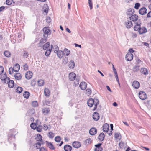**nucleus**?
<instances>
[{"mask_svg": "<svg viewBox=\"0 0 151 151\" xmlns=\"http://www.w3.org/2000/svg\"><path fill=\"white\" fill-rule=\"evenodd\" d=\"M134 9H133L129 8L128 9L127 13V15H129V16H131L134 13Z\"/></svg>", "mask_w": 151, "mask_h": 151, "instance_id": "22", "label": "nucleus"}, {"mask_svg": "<svg viewBox=\"0 0 151 151\" xmlns=\"http://www.w3.org/2000/svg\"><path fill=\"white\" fill-rule=\"evenodd\" d=\"M140 24H138V23H137V24L134 26V29L135 31H139V29H140Z\"/></svg>", "mask_w": 151, "mask_h": 151, "instance_id": "32", "label": "nucleus"}, {"mask_svg": "<svg viewBox=\"0 0 151 151\" xmlns=\"http://www.w3.org/2000/svg\"><path fill=\"white\" fill-rule=\"evenodd\" d=\"M22 91V88L20 86H18L16 90V92L18 93H21Z\"/></svg>", "mask_w": 151, "mask_h": 151, "instance_id": "34", "label": "nucleus"}, {"mask_svg": "<svg viewBox=\"0 0 151 151\" xmlns=\"http://www.w3.org/2000/svg\"><path fill=\"white\" fill-rule=\"evenodd\" d=\"M139 66L136 65L133 68V71L134 72H137L139 70Z\"/></svg>", "mask_w": 151, "mask_h": 151, "instance_id": "43", "label": "nucleus"}, {"mask_svg": "<svg viewBox=\"0 0 151 151\" xmlns=\"http://www.w3.org/2000/svg\"><path fill=\"white\" fill-rule=\"evenodd\" d=\"M147 32V29L144 27H140L139 30V32L140 34H142Z\"/></svg>", "mask_w": 151, "mask_h": 151, "instance_id": "17", "label": "nucleus"}, {"mask_svg": "<svg viewBox=\"0 0 151 151\" xmlns=\"http://www.w3.org/2000/svg\"><path fill=\"white\" fill-rule=\"evenodd\" d=\"M139 96L141 100H144L147 98V95L145 92L141 91L139 93Z\"/></svg>", "mask_w": 151, "mask_h": 151, "instance_id": "3", "label": "nucleus"}, {"mask_svg": "<svg viewBox=\"0 0 151 151\" xmlns=\"http://www.w3.org/2000/svg\"><path fill=\"white\" fill-rule=\"evenodd\" d=\"M13 71H14V69H13V68L11 67L9 69V74H11L12 73Z\"/></svg>", "mask_w": 151, "mask_h": 151, "instance_id": "55", "label": "nucleus"}, {"mask_svg": "<svg viewBox=\"0 0 151 151\" xmlns=\"http://www.w3.org/2000/svg\"><path fill=\"white\" fill-rule=\"evenodd\" d=\"M102 145L101 143H99L98 144L95 145V146L96 147L95 149V151H102V148L101 147Z\"/></svg>", "mask_w": 151, "mask_h": 151, "instance_id": "6", "label": "nucleus"}, {"mask_svg": "<svg viewBox=\"0 0 151 151\" xmlns=\"http://www.w3.org/2000/svg\"><path fill=\"white\" fill-rule=\"evenodd\" d=\"M40 151H47V150L43 147L40 148Z\"/></svg>", "mask_w": 151, "mask_h": 151, "instance_id": "63", "label": "nucleus"}, {"mask_svg": "<svg viewBox=\"0 0 151 151\" xmlns=\"http://www.w3.org/2000/svg\"><path fill=\"white\" fill-rule=\"evenodd\" d=\"M29 95L30 93L29 92L26 91L24 92L23 96L24 98L27 99L29 97Z\"/></svg>", "mask_w": 151, "mask_h": 151, "instance_id": "33", "label": "nucleus"}, {"mask_svg": "<svg viewBox=\"0 0 151 151\" xmlns=\"http://www.w3.org/2000/svg\"><path fill=\"white\" fill-rule=\"evenodd\" d=\"M75 66V63L74 61L71 60L69 63L68 66L70 68H73Z\"/></svg>", "mask_w": 151, "mask_h": 151, "instance_id": "31", "label": "nucleus"}, {"mask_svg": "<svg viewBox=\"0 0 151 151\" xmlns=\"http://www.w3.org/2000/svg\"><path fill=\"white\" fill-rule=\"evenodd\" d=\"M132 85L133 87L136 89H137L140 86L139 83L137 81H133Z\"/></svg>", "mask_w": 151, "mask_h": 151, "instance_id": "11", "label": "nucleus"}, {"mask_svg": "<svg viewBox=\"0 0 151 151\" xmlns=\"http://www.w3.org/2000/svg\"><path fill=\"white\" fill-rule=\"evenodd\" d=\"M138 16L136 14L132 15L129 17L130 20L133 21H136L138 19Z\"/></svg>", "mask_w": 151, "mask_h": 151, "instance_id": "15", "label": "nucleus"}, {"mask_svg": "<svg viewBox=\"0 0 151 151\" xmlns=\"http://www.w3.org/2000/svg\"><path fill=\"white\" fill-rule=\"evenodd\" d=\"M4 55L6 57H9L10 56L11 53L9 52L6 51L4 52Z\"/></svg>", "mask_w": 151, "mask_h": 151, "instance_id": "41", "label": "nucleus"}, {"mask_svg": "<svg viewBox=\"0 0 151 151\" xmlns=\"http://www.w3.org/2000/svg\"><path fill=\"white\" fill-rule=\"evenodd\" d=\"M86 92L87 94L90 95L91 94V90L90 89L88 88L86 90Z\"/></svg>", "mask_w": 151, "mask_h": 151, "instance_id": "51", "label": "nucleus"}, {"mask_svg": "<svg viewBox=\"0 0 151 151\" xmlns=\"http://www.w3.org/2000/svg\"><path fill=\"white\" fill-rule=\"evenodd\" d=\"M79 87L81 89L84 90L87 87V84L85 82H81L79 85Z\"/></svg>", "mask_w": 151, "mask_h": 151, "instance_id": "9", "label": "nucleus"}, {"mask_svg": "<svg viewBox=\"0 0 151 151\" xmlns=\"http://www.w3.org/2000/svg\"><path fill=\"white\" fill-rule=\"evenodd\" d=\"M20 66L17 63L13 67V68L14 69V71L15 72H18L19 70Z\"/></svg>", "mask_w": 151, "mask_h": 151, "instance_id": "21", "label": "nucleus"}, {"mask_svg": "<svg viewBox=\"0 0 151 151\" xmlns=\"http://www.w3.org/2000/svg\"><path fill=\"white\" fill-rule=\"evenodd\" d=\"M14 77L17 80H20L22 78V76L20 73H17L14 75Z\"/></svg>", "mask_w": 151, "mask_h": 151, "instance_id": "29", "label": "nucleus"}, {"mask_svg": "<svg viewBox=\"0 0 151 151\" xmlns=\"http://www.w3.org/2000/svg\"><path fill=\"white\" fill-rule=\"evenodd\" d=\"M74 83L76 85H78L79 83V79L77 77L76 78Z\"/></svg>", "mask_w": 151, "mask_h": 151, "instance_id": "56", "label": "nucleus"}, {"mask_svg": "<svg viewBox=\"0 0 151 151\" xmlns=\"http://www.w3.org/2000/svg\"><path fill=\"white\" fill-rule=\"evenodd\" d=\"M140 4L139 3H137L135 4L134 8L137 9H139V8L140 6Z\"/></svg>", "mask_w": 151, "mask_h": 151, "instance_id": "53", "label": "nucleus"}, {"mask_svg": "<svg viewBox=\"0 0 151 151\" xmlns=\"http://www.w3.org/2000/svg\"><path fill=\"white\" fill-rule=\"evenodd\" d=\"M64 149L65 151H71L72 149V147L69 145H66L64 146Z\"/></svg>", "mask_w": 151, "mask_h": 151, "instance_id": "23", "label": "nucleus"}, {"mask_svg": "<svg viewBox=\"0 0 151 151\" xmlns=\"http://www.w3.org/2000/svg\"><path fill=\"white\" fill-rule=\"evenodd\" d=\"M43 31L44 32L43 37L45 38H47L48 35L51 34V32L48 27H46L43 28Z\"/></svg>", "mask_w": 151, "mask_h": 151, "instance_id": "2", "label": "nucleus"}, {"mask_svg": "<svg viewBox=\"0 0 151 151\" xmlns=\"http://www.w3.org/2000/svg\"><path fill=\"white\" fill-rule=\"evenodd\" d=\"M133 55L131 53H128L126 55L125 58L127 61H131L133 58Z\"/></svg>", "mask_w": 151, "mask_h": 151, "instance_id": "5", "label": "nucleus"}, {"mask_svg": "<svg viewBox=\"0 0 151 151\" xmlns=\"http://www.w3.org/2000/svg\"><path fill=\"white\" fill-rule=\"evenodd\" d=\"M131 35L133 38H135L137 36L136 34L133 33H131Z\"/></svg>", "mask_w": 151, "mask_h": 151, "instance_id": "62", "label": "nucleus"}, {"mask_svg": "<svg viewBox=\"0 0 151 151\" xmlns=\"http://www.w3.org/2000/svg\"><path fill=\"white\" fill-rule=\"evenodd\" d=\"M99 103V100L97 99H93L92 98L89 99L88 100L87 104L88 106L90 107H92L93 104L94 105L95 107H94L93 110H95L97 106Z\"/></svg>", "mask_w": 151, "mask_h": 151, "instance_id": "1", "label": "nucleus"}, {"mask_svg": "<svg viewBox=\"0 0 151 151\" xmlns=\"http://www.w3.org/2000/svg\"><path fill=\"white\" fill-rule=\"evenodd\" d=\"M36 139L37 141H41L42 139V137L40 134H38L37 135V137Z\"/></svg>", "mask_w": 151, "mask_h": 151, "instance_id": "38", "label": "nucleus"}, {"mask_svg": "<svg viewBox=\"0 0 151 151\" xmlns=\"http://www.w3.org/2000/svg\"><path fill=\"white\" fill-rule=\"evenodd\" d=\"M54 134L51 132H49L48 136L49 138L52 139L54 136Z\"/></svg>", "mask_w": 151, "mask_h": 151, "instance_id": "39", "label": "nucleus"}, {"mask_svg": "<svg viewBox=\"0 0 151 151\" xmlns=\"http://www.w3.org/2000/svg\"><path fill=\"white\" fill-rule=\"evenodd\" d=\"M63 52V55H64L67 56L69 55L70 53V51L69 50L66 49H64Z\"/></svg>", "mask_w": 151, "mask_h": 151, "instance_id": "30", "label": "nucleus"}, {"mask_svg": "<svg viewBox=\"0 0 151 151\" xmlns=\"http://www.w3.org/2000/svg\"><path fill=\"white\" fill-rule=\"evenodd\" d=\"M12 0H6V4L9 5L12 4Z\"/></svg>", "mask_w": 151, "mask_h": 151, "instance_id": "54", "label": "nucleus"}, {"mask_svg": "<svg viewBox=\"0 0 151 151\" xmlns=\"http://www.w3.org/2000/svg\"><path fill=\"white\" fill-rule=\"evenodd\" d=\"M23 67H24V69L25 70H26L28 69V67L27 65V64H25L24 65Z\"/></svg>", "mask_w": 151, "mask_h": 151, "instance_id": "59", "label": "nucleus"}, {"mask_svg": "<svg viewBox=\"0 0 151 151\" xmlns=\"http://www.w3.org/2000/svg\"><path fill=\"white\" fill-rule=\"evenodd\" d=\"M50 44L49 42H47L43 46V49L44 50H46L50 46Z\"/></svg>", "mask_w": 151, "mask_h": 151, "instance_id": "35", "label": "nucleus"}, {"mask_svg": "<svg viewBox=\"0 0 151 151\" xmlns=\"http://www.w3.org/2000/svg\"><path fill=\"white\" fill-rule=\"evenodd\" d=\"M55 49L56 50L54 51V52L57 53L58 56L59 58H62L63 55V51L60 50H58V47H56Z\"/></svg>", "mask_w": 151, "mask_h": 151, "instance_id": "4", "label": "nucleus"}, {"mask_svg": "<svg viewBox=\"0 0 151 151\" xmlns=\"http://www.w3.org/2000/svg\"><path fill=\"white\" fill-rule=\"evenodd\" d=\"M38 84L39 86H43L44 84V81L43 80L40 79L38 81Z\"/></svg>", "mask_w": 151, "mask_h": 151, "instance_id": "40", "label": "nucleus"}, {"mask_svg": "<svg viewBox=\"0 0 151 151\" xmlns=\"http://www.w3.org/2000/svg\"><path fill=\"white\" fill-rule=\"evenodd\" d=\"M72 145L73 147L77 148L80 147L81 145L80 142L77 141L74 142Z\"/></svg>", "mask_w": 151, "mask_h": 151, "instance_id": "14", "label": "nucleus"}, {"mask_svg": "<svg viewBox=\"0 0 151 151\" xmlns=\"http://www.w3.org/2000/svg\"><path fill=\"white\" fill-rule=\"evenodd\" d=\"M76 75L73 72H71L69 73V79L71 81L74 80L76 78Z\"/></svg>", "mask_w": 151, "mask_h": 151, "instance_id": "8", "label": "nucleus"}, {"mask_svg": "<svg viewBox=\"0 0 151 151\" xmlns=\"http://www.w3.org/2000/svg\"><path fill=\"white\" fill-rule=\"evenodd\" d=\"M97 129L94 127L91 128L89 131V133L90 134L92 135H93L96 134L97 133Z\"/></svg>", "mask_w": 151, "mask_h": 151, "instance_id": "12", "label": "nucleus"}, {"mask_svg": "<svg viewBox=\"0 0 151 151\" xmlns=\"http://www.w3.org/2000/svg\"><path fill=\"white\" fill-rule=\"evenodd\" d=\"M32 73L31 72H27L25 74V77L27 79H30L32 76Z\"/></svg>", "mask_w": 151, "mask_h": 151, "instance_id": "16", "label": "nucleus"}, {"mask_svg": "<svg viewBox=\"0 0 151 151\" xmlns=\"http://www.w3.org/2000/svg\"><path fill=\"white\" fill-rule=\"evenodd\" d=\"M119 147L121 148H123L125 147L126 146V144L123 142H121L119 144Z\"/></svg>", "mask_w": 151, "mask_h": 151, "instance_id": "36", "label": "nucleus"}, {"mask_svg": "<svg viewBox=\"0 0 151 151\" xmlns=\"http://www.w3.org/2000/svg\"><path fill=\"white\" fill-rule=\"evenodd\" d=\"M47 38H42L40 41L39 43L38 44V47H42L43 44L46 42L47 41Z\"/></svg>", "mask_w": 151, "mask_h": 151, "instance_id": "13", "label": "nucleus"}, {"mask_svg": "<svg viewBox=\"0 0 151 151\" xmlns=\"http://www.w3.org/2000/svg\"><path fill=\"white\" fill-rule=\"evenodd\" d=\"M115 136L116 138L120 139V138L119 137H121L120 133L118 132L116 133H115Z\"/></svg>", "mask_w": 151, "mask_h": 151, "instance_id": "48", "label": "nucleus"}, {"mask_svg": "<svg viewBox=\"0 0 151 151\" xmlns=\"http://www.w3.org/2000/svg\"><path fill=\"white\" fill-rule=\"evenodd\" d=\"M48 128V127L47 125L46 124H45L44 125V129L45 130H47Z\"/></svg>", "mask_w": 151, "mask_h": 151, "instance_id": "64", "label": "nucleus"}, {"mask_svg": "<svg viewBox=\"0 0 151 151\" xmlns=\"http://www.w3.org/2000/svg\"><path fill=\"white\" fill-rule=\"evenodd\" d=\"M100 116L99 114L97 112H94L93 114V118L95 121L98 120L99 119Z\"/></svg>", "mask_w": 151, "mask_h": 151, "instance_id": "10", "label": "nucleus"}, {"mask_svg": "<svg viewBox=\"0 0 151 151\" xmlns=\"http://www.w3.org/2000/svg\"><path fill=\"white\" fill-rule=\"evenodd\" d=\"M116 73L114 74L115 77L116 78V80L118 82L119 84V82L118 79V77L117 74V72H116Z\"/></svg>", "mask_w": 151, "mask_h": 151, "instance_id": "57", "label": "nucleus"}, {"mask_svg": "<svg viewBox=\"0 0 151 151\" xmlns=\"http://www.w3.org/2000/svg\"><path fill=\"white\" fill-rule=\"evenodd\" d=\"M55 141L57 142H60L61 140V138L60 136L56 137L55 138Z\"/></svg>", "mask_w": 151, "mask_h": 151, "instance_id": "49", "label": "nucleus"}, {"mask_svg": "<svg viewBox=\"0 0 151 151\" xmlns=\"http://www.w3.org/2000/svg\"><path fill=\"white\" fill-rule=\"evenodd\" d=\"M44 93L45 95L47 96H49L50 95V92L48 88H45L44 89Z\"/></svg>", "mask_w": 151, "mask_h": 151, "instance_id": "25", "label": "nucleus"}, {"mask_svg": "<svg viewBox=\"0 0 151 151\" xmlns=\"http://www.w3.org/2000/svg\"><path fill=\"white\" fill-rule=\"evenodd\" d=\"M140 71L142 73L145 75H147L148 73L147 69L145 68H142Z\"/></svg>", "mask_w": 151, "mask_h": 151, "instance_id": "24", "label": "nucleus"}, {"mask_svg": "<svg viewBox=\"0 0 151 151\" xmlns=\"http://www.w3.org/2000/svg\"><path fill=\"white\" fill-rule=\"evenodd\" d=\"M37 101H34L32 103V104L33 106H37Z\"/></svg>", "mask_w": 151, "mask_h": 151, "instance_id": "60", "label": "nucleus"}, {"mask_svg": "<svg viewBox=\"0 0 151 151\" xmlns=\"http://www.w3.org/2000/svg\"><path fill=\"white\" fill-rule=\"evenodd\" d=\"M46 20L47 22L49 23L51 22L50 18V17H48L46 18Z\"/></svg>", "mask_w": 151, "mask_h": 151, "instance_id": "61", "label": "nucleus"}, {"mask_svg": "<svg viewBox=\"0 0 151 151\" xmlns=\"http://www.w3.org/2000/svg\"><path fill=\"white\" fill-rule=\"evenodd\" d=\"M92 140L90 138H89L86 139L85 141V143L86 144H91V143Z\"/></svg>", "mask_w": 151, "mask_h": 151, "instance_id": "46", "label": "nucleus"}, {"mask_svg": "<svg viewBox=\"0 0 151 151\" xmlns=\"http://www.w3.org/2000/svg\"><path fill=\"white\" fill-rule=\"evenodd\" d=\"M6 74L5 73L4 75H2L1 77V80H4L5 83H6Z\"/></svg>", "mask_w": 151, "mask_h": 151, "instance_id": "37", "label": "nucleus"}, {"mask_svg": "<svg viewBox=\"0 0 151 151\" xmlns=\"http://www.w3.org/2000/svg\"><path fill=\"white\" fill-rule=\"evenodd\" d=\"M42 111L45 115H46L50 112V110L48 108H46L42 109Z\"/></svg>", "mask_w": 151, "mask_h": 151, "instance_id": "27", "label": "nucleus"}, {"mask_svg": "<svg viewBox=\"0 0 151 151\" xmlns=\"http://www.w3.org/2000/svg\"><path fill=\"white\" fill-rule=\"evenodd\" d=\"M147 12V10L145 7L141 8L139 11V13L142 15L145 14Z\"/></svg>", "mask_w": 151, "mask_h": 151, "instance_id": "7", "label": "nucleus"}, {"mask_svg": "<svg viewBox=\"0 0 151 151\" xmlns=\"http://www.w3.org/2000/svg\"><path fill=\"white\" fill-rule=\"evenodd\" d=\"M8 86L10 88H12L14 86V81L12 80L9 81Z\"/></svg>", "mask_w": 151, "mask_h": 151, "instance_id": "28", "label": "nucleus"}, {"mask_svg": "<svg viewBox=\"0 0 151 151\" xmlns=\"http://www.w3.org/2000/svg\"><path fill=\"white\" fill-rule=\"evenodd\" d=\"M37 125L35 123H32L30 124V127L33 129H35L37 127Z\"/></svg>", "mask_w": 151, "mask_h": 151, "instance_id": "42", "label": "nucleus"}, {"mask_svg": "<svg viewBox=\"0 0 151 151\" xmlns=\"http://www.w3.org/2000/svg\"><path fill=\"white\" fill-rule=\"evenodd\" d=\"M88 4L90 10H91L93 8V4L92 2V0H88Z\"/></svg>", "mask_w": 151, "mask_h": 151, "instance_id": "47", "label": "nucleus"}, {"mask_svg": "<svg viewBox=\"0 0 151 151\" xmlns=\"http://www.w3.org/2000/svg\"><path fill=\"white\" fill-rule=\"evenodd\" d=\"M46 143L47 145L49 148L50 149L52 150L55 149V148L53 144L47 141H46Z\"/></svg>", "mask_w": 151, "mask_h": 151, "instance_id": "20", "label": "nucleus"}, {"mask_svg": "<svg viewBox=\"0 0 151 151\" xmlns=\"http://www.w3.org/2000/svg\"><path fill=\"white\" fill-rule=\"evenodd\" d=\"M23 52H24V53H23V56L24 57H25L26 58H27L29 55L28 52H27L26 51H24Z\"/></svg>", "mask_w": 151, "mask_h": 151, "instance_id": "52", "label": "nucleus"}, {"mask_svg": "<svg viewBox=\"0 0 151 151\" xmlns=\"http://www.w3.org/2000/svg\"><path fill=\"white\" fill-rule=\"evenodd\" d=\"M51 51V49H49L48 50H47L45 52V55L47 56H48L50 55Z\"/></svg>", "mask_w": 151, "mask_h": 151, "instance_id": "44", "label": "nucleus"}, {"mask_svg": "<svg viewBox=\"0 0 151 151\" xmlns=\"http://www.w3.org/2000/svg\"><path fill=\"white\" fill-rule=\"evenodd\" d=\"M125 25L127 28H130L132 26L133 24L131 21H127L125 22Z\"/></svg>", "mask_w": 151, "mask_h": 151, "instance_id": "19", "label": "nucleus"}, {"mask_svg": "<svg viewBox=\"0 0 151 151\" xmlns=\"http://www.w3.org/2000/svg\"><path fill=\"white\" fill-rule=\"evenodd\" d=\"M4 69L3 66H0V75L3 72Z\"/></svg>", "mask_w": 151, "mask_h": 151, "instance_id": "58", "label": "nucleus"}, {"mask_svg": "<svg viewBox=\"0 0 151 151\" xmlns=\"http://www.w3.org/2000/svg\"><path fill=\"white\" fill-rule=\"evenodd\" d=\"M109 127L108 124L107 123L104 124L103 127V131L104 132H108Z\"/></svg>", "mask_w": 151, "mask_h": 151, "instance_id": "18", "label": "nucleus"}, {"mask_svg": "<svg viewBox=\"0 0 151 151\" xmlns=\"http://www.w3.org/2000/svg\"><path fill=\"white\" fill-rule=\"evenodd\" d=\"M104 134L103 133H101L98 136V139L101 141H102L104 140Z\"/></svg>", "mask_w": 151, "mask_h": 151, "instance_id": "26", "label": "nucleus"}, {"mask_svg": "<svg viewBox=\"0 0 151 151\" xmlns=\"http://www.w3.org/2000/svg\"><path fill=\"white\" fill-rule=\"evenodd\" d=\"M35 145V147L36 149H39V148L41 145V144L40 142H37L36 143Z\"/></svg>", "mask_w": 151, "mask_h": 151, "instance_id": "45", "label": "nucleus"}, {"mask_svg": "<svg viewBox=\"0 0 151 151\" xmlns=\"http://www.w3.org/2000/svg\"><path fill=\"white\" fill-rule=\"evenodd\" d=\"M36 129L37 131L38 132H41L42 131V127L40 125L36 127Z\"/></svg>", "mask_w": 151, "mask_h": 151, "instance_id": "50", "label": "nucleus"}]
</instances>
